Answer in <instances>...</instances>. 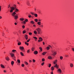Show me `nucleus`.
Returning <instances> with one entry per match:
<instances>
[{"mask_svg":"<svg viewBox=\"0 0 74 74\" xmlns=\"http://www.w3.org/2000/svg\"><path fill=\"white\" fill-rule=\"evenodd\" d=\"M39 49H40L41 51H42V47H39Z\"/></svg>","mask_w":74,"mask_h":74,"instance_id":"32","label":"nucleus"},{"mask_svg":"<svg viewBox=\"0 0 74 74\" xmlns=\"http://www.w3.org/2000/svg\"><path fill=\"white\" fill-rule=\"evenodd\" d=\"M15 14H16V13L14 12L12 14V15L14 17V19H15V20H17L18 18V16L15 15Z\"/></svg>","mask_w":74,"mask_h":74,"instance_id":"1","label":"nucleus"},{"mask_svg":"<svg viewBox=\"0 0 74 74\" xmlns=\"http://www.w3.org/2000/svg\"><path fill=\"white\" fill-rule=\"evenodd\" d=\"M20 54L21 55V56H24V55H23V53H22V52H21Z\"/></svg>","mask_w":74,"mask_h":74,"instance_id":"29","label":"nucleus"},{"mask_svg":"<svg viewBox=\"0 0 74 74\" xmlns=\"http://www.w3.org/2000/svg\"><path fill=\"white\" fill-rule=\"evenodd\" d=\"M14 10H15V8H16V6L15 5H14Z\"/></svg>","mask_w":74,"mask_h":74,"instance_id":"30","label":"nucleus"},{"mask_svg":"<svg viewBox=\"0 0 74 74\" xmlns=\"http://www.w3.org/2000/svg\"><path fill=\"white\" fill-rule=\"evenodd\" d=\"M49 47H50V48H52V46L50 45H49Z\"/></svg>","mask_w":74,"mask_h":74,"instance_id":"59","label":"nucleus"},{"mask_svg":"<svg viewBox=\"0 0 74 74\" xmlns=\"http://www.w3.org/2000/svg\"><path fill=\"white\" fill-rule=\"evenodd\" d=\"M10 7V5H9L8 6V8H9Z\"/></svg>","mask_w":74,"mask_h":74,"instance_id":"56","label":"nucleus"},{"mask_svg":"<svg viewBox=\"0 0 74 74\" xmlns=\"http://www.w3.org/2000/svg\"><path fill=\"white\" fill-rule=\"evenodd\" d=\"M35 39V41H37V38L36 37H33Z\"/></svg>","mask_w":74,"mask_h":74,"instance_id":"26","label":"nucleus"},{"mask_svg":"<svg viewBox=\"0 0 74 74\" xmlns=\"http://www.w3.org/2000/svg\"><path fill=\"white\" fill-rule=\"evenodd\" d=\"M31 14L32 15H34V12H31Z\"/></svg>","mask_w":74,"mask_h":74,"instance_id":"54","label":"nucleus"},{"mask_svg":"<svg viewBox=\"0 0 74 74\" xmlns=\"http://www.w3.org/2000/svg\"><path fill=\"white\" fill-rule=\"evenodd\" d=\"M54 67H56V69H59V66L57 64H56L54 66Z\"/></svg>","mask_w":74,"mask_h":74,"instance_id":"6","label":"nucleus"},{"mask_svg":"<svg viewBox=\"0 0 74 74\" xmlns=\"http://www.w3.org/2000/svg\"><path fill=\"white\" fill-rule=\"evenodd\" d=\"M22 23H23V24H25L26 23V22H25V21H24L23 22H22Z\"/></svg>","mask_w":74,"mask_h":74,"instance_id":"41","label":"nucleus"},{"mask_svg":"<svg viewBox=\"0 0 74 74\" xmlns=\"http://www.w3.org/2000/svg\"><path fill=\"white\" fill-rule=\"evenodd\" d=\"M30 39H29L27 41V42H29V41H30Z\"/></svg>","mask_w":74,"mask_h":74,"instance_id":"45","label":"nucleus"},{"mask_svg":"<svg viewBox=\"0 0 74 74\" xmlns=\"http://www.w3.org/2000/svg\"><path fill=\"white\" fill-rule=\"evenodd\" d=\"M31 49L32 51H34V47H32Z\"/></svg>","mask_w":74,"mask_h":74,"instance_id":"38","label":"nucleus"},{"mask_svg":"<svg viewBox=\"0 0 74 74\" xmlns=\"http://www.w3.org/2000/svg\"><path fill=\"white\" fill-rule=\"evenodd\" d=\"M29 35H32V32H29Z\"/></svg>","mask_w":74,"mask_h":74,"instance_id":"46","label":"nucleus"},{"mask_svg":"<svg viewBox=\"0 0 74 74\" xmlns=\"http://www.w3.org/2000/svg\"><path fill=\"white\" fill-rule=\"evenodd\" d=\"M22 27L23 29H25V25H23Z\"/></svg>","mask_w":74,"mask_h":74,"instance_id":"48","label":"nucleus"},{"mask_svg":"<svg viewBox=\"0 0 74 74\" xmlns=\"http://www.w3.org/2000/svg\"><path fill=\"white\" fill-rule=\"evenodd\" d=\"M41 29H40V28L38 27L37 29H36V30L38 32V34H40L42 33V32L41 31Z\"/></svg>","mask_w":74,"mask_h":74,"instance_id":"2","label":"nucleus"},{"mask_svg":"<svg viewBox=\"0 0 74 74\" xmlns=\"http://www.w3.org/2000/svg\"><path fill=\"white\" fill-rule=\"evenodd\" d=\"M29 62H32V61L30 60H29Z\"/></svg>","mask_w":74,"mask_h":74,"instance_id":"64","label":"nucleus"},{"mask_svg":"<svg viewBox=\"0 0 74 74\" xmlns=\"http://www.w3.org/2000/svg\"><path fill=\"white\" fill-rule=\"evenodd\" d=\"M6 71L5 70H4L3 71V72H4V73H6Z\"/></svg>","mask_w":74,"mask_h":74,"instance_id":"61","label":"nucleus"},{"mask_svg":"<svg viewBox=\"0 0 74 74\" xmlns=\"http://www.w3.org/2000/svg\"><path fill=\"white\" fill-rule=\"evenodd\" d=\"M46 49L47 50H49L50 49V48H49V47H46Z\"/></svg>","mask_w":74,"mask_h":74,"instance_id":"31","label":"nucleus"},{"mask_svg":"<svg viewBox=\"0 0 74 74\" xmlns=\"http://www.w3.org/2000/svg\"><path fill=\"white\" fill-rule=\"evenodd\" d=\"M15 10V12H18V11H19V9H17V8H16L14 9Z\"/></svg>","mask_w":74,"mask_h":74,"instance_id":"8","label":"nucleus"},{"mask_svg":"<svg viewBox=\"0 0 74 74\" xmlns=\"http://www.w3.org/2000/svg\"><path fill=\"white\" fill-rule=\"evenodd\" d=\"M37 24H38V25H39V26H40L41 25V22H38L37 23Z\"/></svg>","mask_w":74,"mask_h":74,"instance_id":"22","label":"nucleus"},{"mask_svg":"<svg viewBox=\"0 0 74 74\" xmlns=\"http://www.w3.org/2000/svg\"><path fill=\"white\" fill-rule=\"evenodd\" d=\"M33 62H36V60H35L34 59H33Z\"/></svg>","mask_w":74,"mask_h":74,"instance_id":"53","label":"nucleus"},{"mask_svg":"<svg viewBox=\"0 0 74 74\" xmlns=\"http://www.w3.org/2000/svg\"><path fill=\"white\" fill-rule=\"evenodd\" d=\"M25 33H26V31L25 30L23 31V34H25Z\"/></svg>","mask_w":74,"mask_h":74,"instance_id":"43","label":"nucleus"},{"mask_svg":"<svg viewBox=\"0 0 74 74\" xmlns=\"http://www.w3.org/2000/svg\"><path fill=\"white\" fill-rule=\"evenodd\" d=\"M14 24L15 25H17V23H14Z\"/></svg>","mask_w":74,"mask_h":74,"instance_id":"63","label":"nucleus"},{"mask_svg":"<svg viewBox=\"0 0 74 74\" xmlns=\"http://www.w3.org/2000/svg\"><path fill=\"white\" fill-rule=\"evenodd\" d=\"M51 66V64H49V67L50 68Z\"/></svg>","mask_w":74,"mask_h":74,"instance_id":"39","label":"nucleus"},{"mask_svg":"<svg viewBox=\"0 0 74 74\" xmlns=\"http://www.w3.org/2000/svg\"><path fill=\"white\" fill-rule=\"evenodd\" d=\"M12 58L13 59H14V60L16 61V60L15 59L16 58V57H15V56H14Z\"/></svg>","mask_w":74,"mask_h":74,"instance_id":"11","label":"nucleus"},{"mask_svg":"<svg viewBox=\"0 0 74 74\" xmlns=\"http://www.w3.org/2000/svg\"><path fill=\"white\" fill-rule=\"evenodd\" d=\"M43 25H40V26H39V27H40L41 28H42L43 27Z\"/></svg>","mask_w":74,"mask_h":74,"instance_id":"28","label":"nucleus"},{"mask_svg":"<svg viewBox=\"0 0 74 74\" xmlns=\"http://www.w3.org/2000/svg\"><path fill=\"white\" fill-rule=\"evenodd\" d=\"M28 17L29 18H31V17H32V16H31V15H30Z\"/></svg>","mask_w":74,"mask_h":74,"instance_id":"57","label":"nucleus"},{"mask_svg":"<svg viewBox=\"0 0 74 74\" xmlns=\"http://www.w3.org/2000/svg\"><path fill=\"white\" fill-rule=\"evenodd\" d=\"M39 40H38V42H41V41H42V40H43V39L41 37H39Z\"/></svg>","mask_w":74,"mask_h":74,"instance_id":"4","label":"nucleus"},{"mask_svg":"<svg viewBox=\"0 0 74 74\" xmlns=\"http://www.w3.org/2000/svg\"><path fill=\"white\" fill-rule=\"evenodd\" d=\"M19 49H21V51H22V52H25V49H24V47H21L20 46L19 47Z\"/></svg>","mask_w":74,"mask_h":74,"instance_id":"3","label":"nucleus"},{"mask_svg":"<svg viewBox=\"0 0 74 74\" xmlns=\"http://www.w3.org/2000/svg\"><path fill=\"white\" fill-rule=\"evenodd\" d=\"M21 44V42H20L18 43V45H20Z\"/></svg>","mask_w":74,"mask_h":74,"instance_id":"36","label":"nucleus"},{"mask_svg":"<svg viewBox=\"0 0 74 74\" xmlns=\"http://www.w3.org/2000/svg\"><path fill=\"white\" fill-rule=\"evenodd\" d=\"M10 55H11V57H12H12H13V56H14V54L13 53H10Z\"/></svg>","mask_w":74,"mask_h":74,"instance_id":"13","label":"nucleus"},{"mask_svg":"<svg viewBox=\"0 0 74 74\" xmlns=\"http://www.w3.org/2000/svg\"><path fill=\"white\" fill-rule=\"evenodd\" d=\"M34 15L36 17H37V16H38V15H37V14H34Z\"/></svg>","mask_w":74,"mask_h":74,"instance_id":"25","label":"nucleus"},{"mask_svg":"<svg viewBox=\"0 0 74 74\" xmlns=\"http://www.w3.org/2000/svg\"><path fill=\"white\" fill-rule=\"evenodd\" d=\"M21 66H22V67H24V66H25V65L23 64H22L21 65Z\"/></svg>","mask_w":74,"mask_h":74,"instance_id":"49","label":"nucleus"},{"mask_svg":"<svg viewBox=\"0 0 74 74\" xmlns=\"http://www.w3.org/2000/svg\"><path fill=\"white\" fill-rule=\"evenodd\" d=\"M46 53H47V52H43L42 53V55H45V54H46Z\"/></svg>","mask_w":74,"mask_h":74,"instance_id":"27","label":"nucleus"},{"mask_svg":"<svg viewBox=\"0 0 74 74\" xmlns=\"http://www.w3.org/2000/svg\"><path fill=\"white\" fill-rule=\"evenodd\" d=\"M51 74H53V71H51Z\"/></svg>","mask_w":74,"mask_h":74,"instance_id":"58","label":"nucleus"},{"mask_svg":"<svg viewBox=\"0 0 74 74\" xmlns=\"http://www.w3.org/2000/svg\"><path fill=\"white\" fill-rule=\"evenodd\" d=\"M58 71L60 74L62 73V70H61V69H58Z\"/></svg>","mask_w":74,"mask_h":74,"instance_id":"7","label":"nucleus"},{"mask_svg":"<svg viewBox=\"0 0 74 74\" xmlns=\"http://www.w3.org/2000/svg\"><path fill=\"white\" fill-rule=\"evenodd\" d=\"M44 62H42V64H41V65L42 66H43L44 65Z\"/></svg>","mask_w":74,"mask_h":74,"instance_id":"47","label":"nucleus"},{"mask_svg":"<svg viewBox=\"0 0 74 74\" xmlns=\"http://www.w3.org/2000/svg\"><path fill=\"white\" fill-rule=\"evenodd\" d=\"M10 8L11 9V10L10 11V12H13V10H15L14 9V8L13 7H10Z\"/></svg>","mask_w":74,"mask_h":74,"instance_id":"5","label":"nucleus"},{"mask_svg":"<svg viewBox=\"0 0 74 74\" xmlns=\"http://www.w3.org/2000/svg\"><path fill=\"white\" fill-rule=\"evenodd\" d=\"M12 52H13V53H16V52H17L16 50H13Z\"/></svg>","mask_w":74,"mask_h":74,"instance_id":"19","label":"nucleus"},{"mask_svg":"<svg viewBox=\"0 0 74 74\" xmlns=\"http://www.w3.org/2000/svg\"><path fill=\"white\" fill-rule=\"evenodd\" d=\"M42 62H44L45 61V59L44 58H42Z\"/></svg>","mask_w":74,"mask_h":74,"instance_id":"42","label":"nucleus"},{"mask_svg":"<svg viewBox=\"0 0 74 74\" xmlns=\"http://www.w3.org/2000/svg\"><path fill=\"white\" fill-rule=\"evenodd\" d=\"M57 62H58V60H55L53 62V64H56V63H57Z\"/></svg>","mask_w":74,"mask_h":74,"instance_id":"14","label":"nucleus"},{"mask_svg":"<svg viewBox=\"0 0 74 74\" xmlns=\"http://www.w3.org/2000/svg\"><path fill=\"white\" fill-rule=\"evenodd\" d=\"M20 20L21 21H24V18H20Z\"/></svg>","mask_w":74,"mask_h":74,"instance_id":"20","label":"nucleus"},{"mask_svg":"<svg viewBox=\"0 0 74 74\" xmlns=\"http://www.w3.org/2000/svg\"><path fill=\"white\" fill-rule=\"evenodd\" d=\"M51 71H53V70L55 69L53 66H52L51 68Z\"/></svg>","mask_w":74,"mask_h":74,"instance_id":"17","label":"nucleus"},{"mask_svg":"<svg viewBox=\"0 0 74 74\" xmlns=\"http://www.w3.org/2000/svg\"><path fill=\"white\" fill-rule=\"evenodd\" d=\"M51 52H52V53H53V52H54V51L52 50V51H51Z\"/></svg>","mask_w":74,"mask_h":74,"instance_id":"62","label":"nucleus"},{"mask_svg":"<svg viewBox=\"0 0 74 74\" xmlns=\"http://www.w3.org/2000/svg\"><path fill=\"white\" fill-rule=\"evenodd\" d=\"M25 22H27L28 21V20L27 19H26V20H25Z\"/></svg>","mask_w":74,"mask_h":74,"instance_id":"52","label":"nucleus"},{"mask_svg":"<svg viewBox=\"0 0 74 74\" xmlns=\"http://www.w3.org/2000/svg\"><path fill=\"white\" fill-rule=\"evenodd\" d=\"M36 22H38V19H36L34 20Z\"/></svg>","mask_w":74,"mask_h":74,"instance_id":"40","label":"nucleus"},{"mask_svg":"<svg viewBox=\"0 0 74 74\" xmlns=\"http://www.w3.org/2000/svg\"><path fill=\"white\" fill-rule=\"evenodd\" d=\"M1 6H0V11H1Z\"/></svg>","mask_w":74,"mask_h":74,"instance_id":"55","label":"nucleus"},{"mask_svg":"<svg viewBox=\"0 0 74 74\" xmlns=\"http://www.w3.org/2000/svg\"><path fill=\"white\" fill-rule=\"evenodd\" d=\"M72 51H73L74 52V48H73L72 49Z\"/></svg>","mask_w":74,"mask_h":74,"instance_id":"60","label":"nucleus"},{"mask_svg":"<svg viewBox=\"0 0 74 74\" xmlns=\"http://www.w3.org/2000/svg\"><path fill=\"white\" fill-rule=\"evenodd\" d=\"M24 63H25V64H26V65H28V63L26 61Z\"/></svg>","mask_w":74,"mask_h":74,"instance_id":"33","label":"nucleus"},{"mask_svg":"<svg viewBox=\"0 0 74 74\" xmlns=\"http://www.w3.org/2000/svg\"><path fill=\"white\" fill-rule=\"evenodd\" d=\"M0 66L2 68H3V69H4V68H5V66H4L2 64H1Z\"/></svg>","mask_w":74,"mask_h":74,"instance_id":"12","label":"nucleus"},{"mask_svg":"<svg viewBox=\"0 0 74 74\" xmlns=\"http://www.w3.org/2000/svg\"><path fill=\"white\" fill-rule=\"evenodd\" d=\"M5 59L7 61H9V60H10V58H9V57H8V56H7V57H6L5 58Z\"/></svg>","mask_w":74,"mask_h":74,"instance_id":"9","label":"nucleus"},{"mask_svg":"<svg viewBox=\"0 0 74 74\" xmlns=\"http://www.w3.org/2000/svg\"><path fill=\"white\" fill-rule=\"evenodd\" d=\"M65 57H66L67 58V57H69V55H65Z\"/></svg>","mask_w":74,"mask_h":74,"instance_id":"50","label":"nucleus"},{"mask_svg":"<svg viewBox=\"0 0 74 74\" xmlns=\"http://www.w3.org/2000/svg\"><path fill=\"white\" fill-rule=\"evenodd\" d=\"M48 59H52V57L51 56H49L48 57Z\"/></svg>","mask_w":74,"mask_h":74,"instance_id":"18","label":"nucleus"},{"mask_svg":"<svg viewBox=\"0 0 74 74\" xmlns=\"http://www.w3.org/2000/svg\"><path fill=\"white\" fill-rule=\"evenodd\" d=\"M11 64L12 65H13L14 64V61H12L11 62Z\"/></svg>","mask_w":74,"mask_h":74,"instance_id":"23","label":"nucleus"},{"mask_svg":"<svg viewBox=\"0 0 74 74\" xmlns=\"http://www.w3.org/2000/svg\"><path fill=\"white\" fill-rule=\"evenodd\" d=\"M27 52L28 53H29V52H30V51H29V50H28L27 51Z\"/></svg>","mask_w":74,"mask_h":74,"instance_id":"51","label":"nucleus"},{"mask_svg":"<svg viewBox=\"0 0 74 74\" xmlns=\"http://www.w3.org/2000/svg\"><path fill=\"white\" fill-rule=\"evenodd\" d=\"M25 45H27V46H28V45H29V43H28L26 42H25Z\"/></svg>","mask_w":74,"mask_h":74,"instance_id":"24","label":"nucleus"},{"mask_svg":"<svg viewBox=\"0 0 74 74\" xmlns=\"http://www.w3.org/2000/svg\"><path fill=\"white\" fill-rule=\"evenodd\" d=\"M56 52H54V53H53L52 54L53 55V56H55V55H56Z\"/></svg>","mask_w":74,"mask_h":74,"instance_id":"21","label":"nucleus"},{"mask_svg":"<svg viewBox=\"0 0 74 74\" xmlns=\"http://www.w3.org/2000/svg\"><path fill=\"white\" fill-rule=\"evenodd\" d=\"M31 23H32V24H34V22L33 21H31Z\"/></svg>","mask_w":74,"mask_h":74,"instance_id":"35","label":"nucleus"},{"mask_svg":"<svg viewBox=\"0 0 74 74\" xmlns=\"http://www.w3.org/2000/svg\"><path fill=\"white\" fill-rule=\"evenodd\" d=\"M70 66L71 67H73V66H74V65H73V63H70Z\"/></svg>","mask_w":74,"mask_h":74,"instance_id":"15","label":"nucleus"},{"mask_svg":"<svg viewBox=\"0 0 74 74\" xmlns=\"http://www.w3.org/2000/svg\"><path fill=\"white\" fill-rule=\"evenodd\" d=\"M34 54H35V55H37V54L38 53V51H34Z\"/></svg>","mask_w":74,"mask_h":74,"instance_id":"16","label":"nucleus"},{"mask_svg":"<svg viewBox=\"0 0 74 74\" xmlns=\"http://www.w3.org/2000/svg\"><path fill=\"white\" fill-rule=\"evenodd\" d=\"M34 34H37V32L36 31H34Z\"/></svg>","mask_w":74,"mask_h":74,"instance_id":"44","label":"nucleus"},{"mask_svg":"<svg viewBox=\"0 0 74 74\" xmlns=\"http://www.w3.org/2000/svg\"><path fill=\"white\" fill-rule=\"evenodd\" d=\"M25 38L26 40H27L28 39V36L27 35H26L25 36Z\"/></svg>","mask_w":74,"mask_h":74,"instance_id":"10","label":"nucleus"},{"mask_svg":"<svg viewBox=\"0 0 74 74\" xmlns=\"http://www.w3.org/2000/svg\"><path fill=\"white\" fill-rule=\"evenodd\" d=\"M63 57L62 56H61L60 57V60H62L63 59Z\"/></svg>","mask_w":74,"mask_h":74,"instance_id":"37","label":"nucleus"},{"mask_svg":"<svg viewBox=\"0 0 74 74\" xmlns=\"http://www.w3.org/2000/svg\"><path fill=\"white\" fill-rule=\"evenodd\" d=\"M17 62H18V63H21V61H20L19 60H17Z\"/></svg>","mask_w":74,"mask_h":74,"instance_id":"34","label":"nucleus"}]
</instances>
